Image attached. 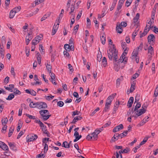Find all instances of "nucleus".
Returning a JSON list of instances; mask_svg holds the SVG:
<instances>
[{
    "mask_svg": "<svg viewBox=\"0 0 158 158\" xmlns=\"http://www.w3.org/2000/svg\"><path fill=\"white\" fill-rule=\"evenodd\" d=\"M102 62L103 63V65L105 66L107 64V60L106 58L104 57L103 58L102 60Z\"/></svg>",
    "mask_w": 158,
    "mask_h": 158,
    "instance_id": "nucleus-40",
    "label": "nucleus"
},
{
    "mask_svg": "<svg viewBox=\"0 0 158 158\" xmlns=\"http://www.w3.org/2000/svg\"><path fill=\"white\" fill-rule=\"evenodd\" d=\"M46 66L47 69L49 73H51L52 69V66L48 63H47V64H46Z\"/></svg>",
    "mask_w": 158,
    "mask_h": 158,
    "instance_id": "nucleus-18",
    "label": "nucleus"
},
{
    "mask_svg": "<svg viewBox=\"0 0 158 158\" xmlns=\"http://www.w3.org/2000/svg\"><path fill=\"white\" fill-rule=\"evenodd\" d=\"M25 91L26 93L29 94L33 96H36V92L33 89L29 90V89H27L25 90Z\"/></svg>",
    "mask_w": 158,
    "mask_h": 158,
    "instance_id": "nucleus-11",
    "label": "nucleus"
},
{
    "mask_svg": "<svg viewBox=\"0 0 158 158\" xmlns=\"http://www.w3.org/2000/svg\"><path fill=\"white\" fill-rule=\"evenodd\" d=\"M39 113L42 116L45 115L44 114L46 113H48V114L49 113L48 111L47 110H41L40 111Z\"/></svg>",
    "mask_w": 158,
    "mask_h": 158,
    "instance_id": "nucleus-22",
    "label": "nucleus"
},
{
    "mask_svg": "<svg viewBox=\"0 0 158 158\" xmlns=\"http://www.w3.org/2000/svg\"><path fill=\"white\" fill-rule=\"evenodd\" d=\"M51 74H50V76L51 77V79L52 80H51V81L52 83L55 85H56V82H53V80L54 81H55L56 80V75L53 73H50Z\"/></svg>",
    "mask_w": 158,
    "mask_h": 158,
    "instance_id": "nucleus-14",
    "label": "nucleus"
},
{
    "mask_svg": "<svg viewBox=\"0 0 158 158\" xmlns=\"http://www.w3.org/2000/svg\"><path fill=\"white\" fill-rule=\"evenodd\" d=\"M45 97H46V99L47 100H50V98L51 99H53V98L54 97V96L51 95L50 96H45Z\"/></svg>",
    "mask_w": 158,
    "mask_h": 158,
    "instance_id": "nucleus-53",
    "label": "nucleus"
},
{
    "mask_svg": "<svg viewBox=\"0 0 158 158\" xmlns=\"http://www.w3.org/2000/svg\"><path fill=\"white\" fill-rule=\"evenodd\" d=\"M141 146V145H140V144H139L138 145L136 146V147L134 148H133V150L134 151V152L135 153L137 152V149H138V148H140Z\"/></svg>",
    "mask_w": 158,
    "mask_h": 158,
    "instance_id": "nucleus-57",
    "label": "nucleus"
},
{
    "mask_svg": "<svg viewBox=\"0 0 158 158\" xmlns=\"http://www.w3.org/2000/svg\"><path fill=\"white\" fill-rule=\"evenodd\" d=\"M37 108L40 109L41 108L46 109L47 108V105L46 103L43 102H38Z\"/></svg>",
    "mask_w": 158,
    "mask_h": 158,
    "instance_id": "nucleus-5",
    "label": "nucleus"
},
{
    "mask_svg": "<svg viewBox=\"0 0 158 158\" xmlns=\"http://www.w3.org/2000/svg\"><path fill=\"white\" fill-rule=\"evenodd\" d=\"M123 128V126L122 124L115 127L113 130V132H115Z\"/></svg>",
    "mask_w": 158,
    "mask_h": 158,
    "instance_id": "nucleus-9",
    "label": "nucleus"
},
{
    "mask_svg": "<svg viewBox=\"0 0 158 158\" xmlns=\"http://www.w3.org/2000/svg\"><path fill=\"white\" fill-rule=\"evenodd\" d=\"M15 91L14 92L16 94H21V92L18 90L17 89H14Z\"/></svg>",
    "mask_w": 158,
    "mask_h": 158,
    "instance_id": "nucleus-55",
    "label": "nucleus"
},
{
    "mask_svg": "<svg viewBox=\"0 0 158 158\" xmlns=\"http://www.w3.org/2000/svg\"><path fill=\"white\" fill-rule=\"evenodd\" d=\"M0 53L1 55V56L2 58H3L4 56V51L3 50H0Z\"/></svg>",
    "mask_w": 158,
    "mask_h": 158,
    "instance_id": "nucleus-58",
    "label": "nucleus"
},
{
    "mask_svg": "<svg viewBox=\"0 0 158 158\" xmlns=\"http://www.w3.org/2000/svg\"><path fill=\"white\" fill-rule=\"evenodd\" d=\"M8 119L7 118H2V125H4L3 123L6 124L8 122Z\"/></svg>",
    "mask_w": 158,
    "mask_h": 158,
    "instance_id": "nucleus-44",
    "label": "nucleus"
},
{
    "mask_svg": "<svg viewBox=\"0 0 158 158\" xmlns=\"http://www.w3.org/2000/svg\"><path fill=\"white\" fill-rule=\"evenodd\" d=\"M8 145L10 149L14 150H16V147L14 145V143L11 142L9 143Z\"/></svg>",
    "mask_w": 158,
    "mask_h": 158,
    "instance_id": "nucleus-27",
    "label": "nucleus"
},
{
    "mask_svg": "<svg viewBox=\"0 0 158 158\" xmlns=\"http://www.w3.org/2000/svg\"><path fill=\"white\" fill-rule=\"evenodd\" d=\"M148 51L149 56H151L152 55L153 53V48L151 45L149 47L148 49Z\"/></svg>",
    "mask_w": 158,
    "mask_h": 158,
    "instance_id": "nucleus-21",
    "label": "nucleus"
},
{
    "mask_svg": "<svg viewBox=\"0 0 158 158\" xmlns=\"http://www.w3.org/2000/svg\"><path fill=\"white\" fill-rule=\"evenodd\" d=\"M140 14L137 13L135 16V17L134 18V23H136L139 19Z\"/></svg>",
    "mask_w": 158,
    "mask_h": 158,
    "instance_id": "nucleus-31",
    "label": "nucleus"
},
{
    "mask_svg": "<svg viewBox=\"0 0 158 158\" xmlns=\"http://www.w3.org/2000/svg\"><path fill=\"white\" fill-rule=\"evenodd\" d=\"M3 125V127L2 128L1 130V131L2 133L5 134L6 131V129L7 128V126L5 124Z\"/></svg>",
    "mask_w": 158,
    "mask_h": 158,
    "instance_id": "nucleus-34",
    "label": "nucleus"
},
{
    "mask_svg": "<svg viewBox=\"0 0 158 158\" xmlns=\"http://www.w3.org/2000/svg\"><path fill=\"white\" fill-rule=\"evenodd\" d=\"M107 54L109 60H112L113 59L114 67V68H115V70L118 71L119 69V66L118 65L119 63L120 62L121 63H123L122 61L123 59L124 56L122 55L119 59H118V51L116 50L114 44L113 45L112 48L110 47V48L109 49V52L108 51H107Z\"/></svg>",
    "mask_w": 158,
    "mask_h": 158,
    "instance_id": "nucleus-1",
    "label": "nucleus"
},
{
    "mask_svg": "<svg viewBox=\"0 0 158 158\" xmlns=\"http://www.w3.org/2000/svg\"><path fill=\"white\" fill-rule=\"evenodd\" d=\"M15 97V96L13 93L10 94L6 99L8 100H12Z\"/></svg>",
    "mask_w": 158,
    "mask_h": 158,
    "instance_id": "nucleus-29",
    "label": "nucleus"
},
{
    "mask_svg": "<svg viewBox=\"0 0 158 158\" xmlns=\"http://www.w3.org/2000/svg\"><path fill=\"white\" fill-rule=\"evenodd\" d=\"M3 150L6 151L7 152L9 151V149L7 146L4 143L2 145V147L1 148Z\"/></svg>",
    "mask_w": 158,
    "mask_h": 158,
    "instance_id": "nucleus-24",
    "label": "nucleus"
},
{
    "mask_svg": "<svg viewBox=\"0 0 158 158\" xmlns=\"http://www.w3.org/2000/svg\"><path fill=\"white\" fill-rule=\"evenodd\" d=\"M119 137H120L121 138L123 137V133H121L118 134V133H116L115 134L113 137L111 138L110 142H114L117 140Z\"/></svg>",
    "mask_w": 158,
    "mask_h": 158,
    "instance_id": "nucleus-4",
    "label": "nucleus"
},
{
    "mask_svg": "<svg viewBox=\"0 0 158 158\" xmlns=\"http://www.w3.org/2000/svg\"><path fill=\"white\" fill-rule=\"evenodd\" d=\"M35 122L36 123H38L40 126V127L42 130L43 131L44 130L46 129V127L45 126L40 120H36L35 121Z\"/></svg>",
    "mask_w": 158,
    "mask_h": 158,
    "instance_id": "nucleus-6",
    "label": "nucleus"
},
{
    "mask_svg": "<svg viewBox=\"0 0 158 158\" xmlns=\"http://www.w3.org/2000/svg\"><path fill=\"white\" fill-rule=\"evenodd\" d=\"M148 139V138H144L143 140L141 141L140 143L139 144L140 145H142L144 144L147 141Z\"/></svg>",
    "mask_w": 158,
    "mask_h": 158,
    "instance_id": "nucleus-48",
    "label": "nucleus"
},
{
    "mask_svg": "<svg viewBox=\"0 0 158 158\" xmlns=\"http://www.w3.org/2000/svg\"><path fill=\"white\" fill-rule=\"evenodd\" d=\"M37 102L36 103H34L33 102H30L29 104V106L31 108H35L37 107L38 105Z\"/></svg>",
    "mask_w": 158,
    "mask_h": 158,
    "instance_id": "nucleus-26",
    "label": "nucleus"
},
{
    "mask_svg": "<svg viewBox=\"0 0 158 158\" xmlns=\"http://www.w3.org/2000/svg\"><path fill=\"white\" fill-rule=\"evenodd\" d=\"M72 116L73 117H74L75 115H78L79 114V113H80V112L76 110H75L73 112H72Z\"/></svg>",
    "mask_w": 158,
    "mask_h": 158,
    "instance_id": "nucleus-46",
    "label": "nucleus"
},
{
    "mask_svg": "<svg viewBox=\"0 0 158 158\" xmlns=\"http://www.w3.org/2000/svg\"><path fill=\"white\" fill-rule=\"evenodd\" d=\"M64 48L65 50L68 51L70 50L73 51L74 50V46L73 45L70 46L68 44H65L64 45Z\"/></svg>",
    "mask_w": 158,
    "mask_h": 158,
    "instance_id": "nucleus-8",
    "label": "nucleus"
},
{
    "mask_svg": "<svg viewBox=\"0 0 158 158\" xmlns=\"http://www.w3.org/2000/svg\"><path fill=\"white\" fill-rule=\"evenodd\" d=\"M79 27V25L78 24H77L74 27V30L75 31V34H76L77 32V31L78 30V28Z\"/></svg>",
    "mask_w": 158,
    "mask_h": 158,
    "instance_id": "nucleus-52",
    "label": "nucleus"
},
{
    "mask_svg": "<svg viewBox=\"0 0 158 158\" xmlns=\"http://www.w3.org/2000/svg\"><path fill=\"white\" fill-rule=\"evenodd\" d=\"M69 69L70 71H71L72 72L73 71V69L72 65L70 64H68Z\"/></svg>",
    "mask_w": 158,
    "mask_h": 158,
    "instance_id": "nucleus-54",
    "label": "nucleus"
},
{
    "mask_svg": "<svg viewBox=\"0 0 158 158\" xmlns=\"http://www.w3.org/2000/svg\"><path fill=\"white\" fill-rule=\"evenodd\" d=\"M43 35L41 34L40 35V36H37L34 39H33L32 41V45L35 46L39 43L40 41L41 40L43 37Z\"/></svg>",
    "mask_w": 158,
    "mask_h": 158,
    "instance_id": "nucleus-3",
    "label": "nucleus"
},
{
    "mask_svg": "<svg viewBox=\"0 0 158 158\" xmlns=\"http://www.w3.org/2000/svg\"><path fill=\"white\" fill-rule=\"evenodd\" d=\"M25 130H24V131H21L17 137V139H19L20 137L24 134Z\"/></svg>",
    "mask_w": 158,
    "mask_h": 158,
    "instance_id": "nucleus-43",
    "label": "nucleus"
},
{
    "mask_svg": "<svg viewBox=\"0 0 158 158\" xmlns=\"http://www.w3.org/2000/svg\"><path fill=\"white\" fill-rule=\"evenodd\" d=\"M50 15V14H46L43 17H42L41 19V21H42L44 20H45Z\"/></svg>",
    "mask_w": 158,
    "mask_h": 158,
    "instance_id": "nucleus-41",
    "label": "nucleus"
},
{
    "mask_svg": "<svg viewBox=\"0 0 158 158\" xmlns=\"http://www.w3.org/2000/svg\"><path fill=\"white\" fill-rule=\"evenodd\" d=\"M141 104L140 102H137L136 105L134 110H138V109L140 107Z\"/></svg>",
    "mask_w": 158,
    "mask_h": 158,
    "instance_id": "nucleus-33",
    "label": "nucleus"
},
{
    "mask_svg": "<svg viewBox=\"0 0 158 158\" xmlns=\"http://www.w3.org/2000/svg\"><path fill=\"white\" fill-rule=\"evenodd\" d=\"M153 31L156 34H158V28L156 26L154 27Z\"/></svg>",
    "mask_w": 158,
    "mask_h": 158,
    "instance_id": "nucleus-64",
    "label": "nucleus"
},
{
    "mask_svg": "<svg viewBox=\"0 0 158 158\" xmlns=\"http://www.w3.org/2000/svg\"><path fill=\"white\" fill-rule=\"evenodd\" d=\"M101 38V40L102 42V44L104 45L105 44L106 42V37H105L103 35L102 37H100Z\"/></svg>",
    "mask_w": 158,
    "mask_h": 158,
    "instance_id": "nucleus-36",
    "label": "nucleus"
},
{
    "mask_svg": "<svg viewBox=\"0 0 158 158\" xmlns=\"http://www.w3.org/2000/svg\"><path fill=\"white\" fill-rule=\"evenodd\" d=\"M134 101V98L132 97H131L129 99L127 103V106L129 108L131 107Z\"/></svg>",
    "mask_w": 158,
    "mask_h": 158,
    "instance_id": "nucleus-15",
    "label": "nucleus"
},
{
    "mask_svg": "<svg viewBox=\"0 0 158 158\" xmlns=\"http://www.w3.org/2000/svg\"><path fill=\"white\" fill-rule=\"evenodd\" d=\"M14 130V127L13 126H11L10 128L8 133V137H10L12 135Z\"/></svg>",
    "mask_w": 158,
    "mask_h": 158,
    "instance_id": "nucleus-25",
    "label": "nucleus"
},
{
    "mask_svg": "<svg viewBox=\"0 0 158 158\" xmlns=\"http://www.w3.org/2000/svg\"><path fill=\"white\" fill-rule=\"evenodd\" d=\"M28 137V139L27 140V142H31V141H33L34 140H35L38 138L37 135L35 134H32V135L31 137H30V138H29V135H28L27 137V138Z\"/></svg>",
    "mask_w": 158,
    "mask_h": 158,
    "instance_id": "nucleus-10",
    "label": "nucleus"
},
{
    "mask_svg": "<svg viewBox=\"0 0 158 158\" xmlns=\"http://www.w3.org/2000/svg\"><path fill=\"white\" fill-rule=\"evenodd\" d=\"M68 142L66 141H64L62 145V147H64L66 148H69V145H67Z\"/></svg>",
    "mask_w": 158,
    "mask_h": 158,
    "instance_id": "nucleus-32",
    "label": "nucleus"
},
{
    "mask_svg": "<svg viewBox=\"0 0 158 158\" xmlns=\"http://www.w3.org/2000/svg\"><path fill=\"white\" fill-rule=\"evenodd\" d=\"M123 4H122L120 3H118V7L117 8V10L119 11V10L121 9L122 6H123Z\"/></svg>",
    "mask_w": 158,
    "mask_h": 158,
    "instance_id": "nucleus-61",
    "label": "nucleus"
},
{
    "mask_svg": "<svg viewBox=\"0 0 158 158\" xmlns=\"http://www.w3.org/2000/svg\"><path fill=\"white\" fill-rule=\"evenodd\" d=\"M26 115L29 118L32 119H35L36 118L35 116L30 115L28 114H26Z\"/></svg>",
    "mask_w": 158,
    "mask_h": 158,
    "instance_id": "nucleus-47",
    "label": "nucleus"
},
{
    "mask_svg": "<svg viewBox=\"0 0 158 158\" xmlns=\"http://www.w3.org/2000/svg\"><path fill=\"white\" fill-rule=\"evenodd\" d=\"M148 42L151 45H153L155 42V37L152 34L149 35L147 38Z\"/></svg>",
    "mask_w": 158,
    "mask_h": 158,
    "instance_id": "nucleus-2",
    "label": "nucleus"
},
{
    "mask_svg": "<svg viewBox=\"0 0 158 158\" xmlns=\"http://www.w3.org/2000/svg\"><path fill=\"white\" fill-rule=\"evenodd\" d=\"M116 30L118 33L121 34L122 32L123 29L120 24H117L116 27Z\"/></svg>",
    "mask_w": 158,
    "mask_h": 158,
    "instance_id": "nucleus-17",
    "label": "nucleus"
},
{
    "mask_svg": "<svg viewBox=\"0 0 158 158\" xmlns=\"http://www.w3.org/2000/svg\"><path fill=\"white\" fill-rule=\"evenodd\" d=\"M111 100H110L108 102H106L105 104V107L104 108V109L103 111V112H107L108 110L109 109L110 105L111 104Z\"/></svg>",
    "mask_w": 158,
    "mask_h": 158,
    "instance_id": "nucleus-13",
    "label": "nucleus"
},
{
    "mask_svg": "<svg viewBox=\"0 0 158 158\" xmlns=\"http://www.w3.org/2000/svg\"><path fill=\"white\" fill-rule=\"evenodd\" d=\"M120 104V102L119 101L116 102L113 108V113H115L116 111L118 110L119 105Z\"/></svg>",
    "mask_w": 158,
    "mask_h": 158,
    "instance_id": "nucleus-16",
    "label": "nucleus"
},
{
    "mask_svg": "<svg viewBox=\"0 0 158 158\" xmlns=\"http://www.w3.org/2000/svg\"><path fill=\"white\" fill-rule=\"evenodd\" d=\"M146 109L142 108L140 109L139 110H137L136 111L137 113H136V115H137V116H135V117L137 118L138 117L140 116L143 114L144 113L146 112Z\"/></svg>",
    "mask_w": 158,
    "mask_h": 158,
    "instance_id": "nucleus-7",
    "label": "nucleus"
},
{
    "mask_svg": "<svg viewBox=\"0 0 158 158\" xmlns=\"http://www.w3.org/2000/svg\"><path fill=\"white\" fill-rule=\"evenodd\" d=\"M91 135H92L93 140H96L98 138V135L96 133L93 132L92 133Z\"/></svg>",
    "mask_w": 158,
    "mask_h": 158,
    "instance_id": "nucleus-28",
    "label": "nucleus"
},
{
    "mask_svg": "<svg viewBox=\"0 0 158 158\" xmlns=\"http://www.w3.org/2000/svg\"><path fill=\"white\" fill-rule=\"evenodd\" d=\"M21 9V7L20 6H19L14 8L12 10H13L14 11L15 13H16L19 11Z\"/></svg>",
    "mask_w": 158,
    "mask_h": 158,
    "instance_id": "nucleus-37",
    "label": "nucleus"
},
{
    "mask_svg": "<svg viewBox=\"0 0 158 158\" xmlns=\"http://www.w3.org/2000/svg\"><path fill=\"white\" fill-rule=\"evenodd\" d=\"M37 60L38 63V64H41V55L39 53H38L37 54Z\"/></svg>",
    "mask_w": 158,
    "mask_h": 158,
    "instance_id": "nucleus-38",
    "label": "nucleus"
},
{
    "mask_svg": "<svg viewBox=\"0 0 158 158\" xmlns=\"http://www.w3.org/2000/svg\"><path fill=\"white\" fill-rule=\"evenodd\" d=\"M67 51H64L63 52L64 54V56L67 57H69L70 56L69 54L67 52Z\"/></svg>",
    "mask_w": 158,
    "mask_h": 158,
    "instance_id": "nucleus-60",
    "label": "nucleus"
},
{
    "mask_svg": "<svg viewBox=\"0 0 158 158\" xmlns=\"http://www.w3.org/2000/svg\"><path fill=\"white\" fill-rule=\"evenodd\" d=\"M15 13H16L13 10H11L9 14V18L10 19L13 18L14 16Z\"/></svg>",
    "mask_w": 158,
    "mask_h": 158,
    "instance_id": "nucleus-30",
    "label": "nucleus"
},
{
    "mask_svg": "<svg viewBox=\"0 0 158 158\" xmlns=\"http://www.w3.org/2000/svg\"><path fill=\"white\" fill-rule=\"evenodd\" d=\"M83 118L81 116H77L75 117L72 122H71L70 123L75 124L78 121L81 120Z\"/></svg>",
    "mask_w": 158,
    "mask_h": 158,
    "instance_id": "nucleus-12",
    "label": "nucleus"
},
{
    "mask_svg": "<svg viewBox=\"0 0 158 158\" xmlns=\"http://www.w3.org/2000/svg\"><path fill=\"white\" fill-rule=\"evenodd\" d=\"M138 50H135L133 52L132 54V58H134L135 57L137 56V55L138 54Z\"/></svg>",
    "mask_w": 158,
    "mask_h": 158,
    "instance_id": "nucleus-23",
    "label": "nucleus"
},
{
    "mask_svg": "<svg viewBox=\"0 0 158 158\" xmlns=\"http://www.w3.org/2000/svg\"><path fill=\"white\" fill-rule=\"evenodd\" d=\"M139 30V29L137 28H136L135 29L134 31L133 32V34H132V39L133 40H135V37L137 35V32Z\"/></svg>",
    "mask_w": 158,
    "mask_h": 158,
    "instance_id": "nucleus-19",
    "label": "nucleus"
},
{
    "mask_svg": "<svg viewBox=\"0 0 158 158\" xmlns=\"http://www.w3.org/2000/svg\"><path fill=\"white\" fill-rule=\"evenodd\" d=\"M49 140V138H45L43 139L42 142L43 143H47Z\"/></svg>",
    "mask_w": 158,
    "mask_h": 158,
    "instance_id": "nucleus-56",
    "label": "nucleus"
},
{
    "mask_svg": "<svg viewBox=\"0 0 158 158\" xmlns=\"http://www.w3.org/2000/svg\"><path fill=\"white\" fill-rule=\"evenodd\" d=\"M44 149V152L45 153L46 152H47L48 149V146L46 143H45Z\"/></svg>",
    "mask_w": 158,
    "mask_h": 158,
    "instance_id": "nucleus-51",
    "label": "nucleus"
},
{
    "mask_svg": "<svg viewBox=\"0 0 158 158\" xmlns=\"http://www.w3.org/2000/svg\"><path fill=\"white\" fill-rule=\"evenodd\" d=\"M9 79L10 78L8 76L6 77L4 79V82L5 83L7 84L9 82Z\"/></svg>",
    "mask_w": 158,
    "mask_h": 158,
    "instance_id": "nucleus-63",
    "label": "nucleus"
},
{
    "mask_svg": "<svg viewBox=\"0 0 158 158\" xmlns=\"http://www.w3.org/2000/svg\"><path fill=\"white\" fill-rule=\"evenodd\" d=\"M135 82H133L131 84V87L130 89V93H131L133 92L135 89Z\"/></svg>",
    "mask_w": 158,
    "mask_h": 158,
    "instance_id": "nucleus-20",
    "label": "nucleus"
},
{
    "mask_svg": "<svg viewBox=\"0 0 158 158\" xmlns=\"http://www.w3.org/2000/svg\"><path fill=\"white\" fill-rule=\"evenodd\" d=\"M51 115H45L42 116V120L44 121L47 120L51 116Z\"/></svg>",
    "mask_w": 158,
    "mask_h": 158,
    "instance_id": "nucleus-35",
    "label": "nucleus"
},
{
    "mask_svg": "<svg viewBox=\"0 0 158 158\" xmlns=\"http://www.w3.org/2000/svg\"><path fill=\"white\" fill-rule=\"evenodd\" d=\"M45 156V153L41 154V153L37 155L36 158H44Z\"/></svg>",
    "mask_w": 158,
    "mask_h": 158,
    "instance_id": "nucleus-45",
    "label": "nucleus"
},
{
    "mask_svg": "<svg viewBox=\"0 0 158 158\" xmlns=\"http://www.w3.org/2000/svg\"><path fill=\"white\" fill-rule=\"evenodd\" d=\"M130 151V149L128 147H126L125 149L122 150L123 153H126Z\"/></svg>",
    "mask_w": 158,
    "mask_h": 158,
    "instance_id": "nucleus-50",
    "label": "nucleus"
},
{
    "mask_svg": "<svg viewBox=\"0 0 158 158\" xmlns=\"http://www.w3.org/2000/svg\"><path fill=\"white\" fill-rule=\"evenodd\" d=\"M39 49L40 51V52L41 54H44V52L43 50H44V49L43 48V46L42 45L40 44L39 46Z\"/></svg>",
    "mask_w": 158,
    "mask_h": 158,
    "instance_id": "nucleus-49",
    "label": "nucleus"
},
{
    "mask_svg": "<svg viewBox=\"0 0 158 158\" xmlns=\"http://www.w3.org/2000/svg\"><path fill=\"white\" fill-rule=\"evenodd\" d=\"M64 103L62 101H59L57 102V105L60 107H62L64 105Z\"/></svg>",
    "mask_w": 158,
    "mask_h": 158,
    "instance_id": "nucleus-59",
    "label": "nucleus"
},
{
    "mask_svg": "<svg viewBox=\"0 0 158 158\" xmlns=\"http://www.w3.org/2000/svg\"><path fill=\"white\" fill-rule=\"evenodd\" d=\"M120 25L121 27L122 26L123 27H125L127 26V24L125 22H122L121 23Z\"/></svg>",
    "mask_w": 158,
    "mask_h": 158,
    "instance_id": "nucleus-62",
    "label": "nucleus"
},
{
    "mask_svg": "<svg viewBox=\"0 0 158 158\" xmlns=\"http://www.w3.org/2000/svg\"><path fill=\"white\" fill-rule=\"evenodd\" d=\"M116 94L114 93V94H112L111 95H110L107 98V99L108 100H110V98H111L110 100H111V102L112 101V99L114 98L116 96Z\"/></svg>",
    "mask_w": 158,
    "mask_h": 158,
    "instance_id": "nucleus-39",
    "label": "nucleus"
},
{
    "mask_svg": "<svg viewBox=\"0 0 158 158\" xmlns=\"http://www.w3.org/2000/svg\"><path fill=\"white\" fill-rule=\"evenodd\" d=\"M100 110V108L98 107H97L96 109L93 111L90 114V116H93L94 114L98 111H99Z\"/></svg>",
    "mask_w": 158,
    "mask_h": 158,
    "instance_id": "nucleus-42",
    "label": "nucleus"
}]
</instances>
